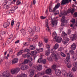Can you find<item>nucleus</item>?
I'll use <instances>...</instances> for the list:
<instances>
[{"instance_id": "obj_1", "label": "nucleus", "mask_w": 77, "mask_h": 77, "mask_svg": "<svg viewBox=\"0 0 77 77\" xmlns=\"http://www.w3.org/2000/svg\"><path fill=\"white\" fill-rule=\"evenodd\" d=\"M20 70V68L19 67L15 69H13L11 70V72L12 74H15L16 73H18Z\"/></svg>"}, {"instance_id": "obj_2", "label": "nucleus", "mask_w": 77, "mask_h": 77, "mask_svg": "<svg viewBox=\"0 0 77 77\" xmlns=\"http://www.w3.org/2000/svg\"><path fill=\"white\" fill-rule=\"evenodd\" d=\"M69 59H70V57H69V53H68L67 55V57L64 61L66 65L69 64Z\"/></svg>"}, {"instance_id": "obj_3", "label": "nucleus", "mask_w": 77, "mask_h": 77, "mask_svg": "<svg viewBox=\"0 0 77 77\" xmlns=\"http://www.w3.org/2000/svg\"><path fill=\"white\" fill-rule=\"evenodd\" d=\"M3 75L4 76L6 77H9L11 76V73L8 70L4 71L2 73Z\"/></svg>"}, {"instance_id": "obj_4", "label": "nucleus", "mask_w": 77, "mask_h": 77, "mask_svg": "<svg viewBox=\"0 0 77 77\" xmlns=\"http://www.w3.org/2000/svg\"><path fill=\"white\" fill-rule=\"evenodd\" d=\"M60 3H58L55 6L54 8L53 11L51 9V8H49V11H50V10H51L52 12H55V11L57 9H58L60 7Z\"/></svg>"}, {"instance_id": "obj_5", "label": "nucleus", "mask_w": 77, "mask_h": 77, "mask_svg": "<svg viewBox=\"0 0 77 77\" xmlns=\"http://www.w3.org/2000/svg\"><path fill=\"white\" fill-rule=\"evenodd\" d=\"M54 39H55V41L57 42L60 43L61 42L62 38L61 37H57L54 38Z\"/></svg>"}, {"instance_id": "obj_6", "label": "nucleus", "mask_w": 77, "mask_h": 77, "mask_svg": "<svg viewBox=\"0 0 77 77\" xmlns=\"http://www.w3.org/2000/svg\"><path fill=\"white\" fill-rule=\"evenodd\" d=\"M72 0H62L61 2V5H64L65 4L68 3L69 2H71Z\"/></svg>"}, {"instance_id": "obj_7", "label": "nucleus", "mask_w": 77, "mask_h": 77, "mask_svg": "<svg viewBox=\"0 0 77 77\" xmlns=\"http://www.w3.org/2000/svg\"><path fill=\"white\" fill-rule=\"evenodd\" d=\"M69 41V39L68 38H64L62 41L63 43L64 44H66Z\"/></svg>"}, {"instance_id": "obj_8", "label": "nucleus", "mask_w": 77, "mask_h": 77, "mask_svg": "<svg viewBox=\"0 0 77 77\" xmlns=\"http://www.w3.org/2000/svg\"><path fill=\"white\" fill-rule=\"evenodd\" d=\"M30 53H28L27 54L28 60L29 62L30 63L33 60V59H32V57H30Z\"/></svg>"}, {"instance_id": "obj_9", "label": "nucleus", "mask_w": 77, "mask_h": 77, "mask_svg": "<svg viewBox=\"0 0 77 77\" xmlns=\"http://www.w3.org/2000/svg\"><path fill=\"white\" fill-rule=\"evenodd\" d=\"M29 77H32L35 75V71L33 69H30Z\"/></svg>"}, {"instance_id": "obj_10", "label": "nucleus", "mask_w": 77, "mask_h": 77, "mask_svg": "<svg viewBox=\"0 0 77 77\" xmlns=\"http://www.w3.org/2000/svg\"><path fill=\"white\" fill-rule=\"evenodd\" d=\"M22 70H26L29 68V66L27 65H23L21 67Z\"/></svg>"}, {"instance_id": "obj_11", "label": "nucleus", "mask_w": 77, "mask_h": 77, "mask_svg": "<svg viewBox=\"0 0 77 77\" xmlns=\"http://www.w3.org/2000/svg\"><path fill=\"white\" fill-rule=\"evenodd\" d=\"M45 24L46 25L45 26L46 27H47V28L46 29L47 31L50 32V30L49 29V26H48V20H46Z\"/></svg>"}, {"instance_id": "obj_12", "label": "nucleus", "mask_w": 77, "mask_h": 77, "mask_svg": "<svg viewBox=\"0 0 77 77\" xmlns=\"http://www.w3.org/2000/svg\"><path fill=\"white\" fill-rule=\"evenodd\" d=\"M18 62V58H15L12 60L11 63L14 65V64H15V63H17Z\"/></svg>"}, {"instance_id": "obj_13", "label": "nucleus", "mask_w": 77, "mask_h": 77, "mask_svg": "<svg viewBox=\"0 0 77 77\" xmlns=\"http://www.w3.org/2000/svg\"><path fill=\"white\" fill-rule=\"evenodd\" d=\"M28 30L29 32L31 34V35H33L35 33V31L33 29L29 28L28 29Z\"/></svg>"}, {"instance_id": "obj_14", "label": "nucleus", "mask_w": 77, "mask_h": 77, "mask_svg": "<svg viewBox=\"0 0 77 77\" xmlns=\"http://www.w3.org/2000/svg\"><path fill=\"white\" fill-rule=\"evenodd\" d=\"M76 46L75 44L73 43L71 45L70 48L72 50H75L76 49Z\"/></svg>"}, {"instance_id": "obj_15", "label": "nucleus", "mask_w": 77, "mask_h": 77, "mask_svg": "<svg viewBox=\"0 0 77 77\" xmlns=\"http://www.w3.org/2000/svg\"><path fill=\"white\" fill-rule=\"evenodd\" d=\"M61 22L63 23H67V20H65V16H64L62 17L61 20Z\"/></svg>"}, {"instance_id": "obj_16", "label": "nucleus", "mask_w": 77, "mask_h": 77, "mask_svg": "<svg viewBox=\"0 0 77 77\" xmlns=\"http://www.w3.org/2000/svg\"><path fill=\"white\" fill-rule=\"evenodd\" d=\"M74 8H69L68 10L67 11L68 14H69V13H71L72 14L74 13Z\"/></svg>"}, {"instance_id": "obj_17", "label": "nucleus", "mask_w": 77, "mask_h": 77, "mask_svg": "<svg viewBox=\"0 0 77 77\" xmlns=\"http://www.w3.org/2000/svg\"><path fill=\"white\" fill-rule=\"evenodd\" d=\"M18 8V6H14L12 8V9L10 10V11H11V13H14V12L15 10L16 9H17Z\"/></svg>"}, {"instance_id": "obj_18", "label": "nucleus", "mask_w": 77, "mask_h": 77, "mask_svg": "<svg viewBox=\"0 0 77 77\" xmlns=\"http://www.w3.org/2000/svg\"><path fill=\"white\" fill-rule=\"evenodd\" d=\"M10 25V22H6L4 24L3 26L4 28H6L8 27Z\"/></svg>"}, {"instance_id": "obj_19", "label": "nucleus", "mask_w": 77, "mask_h": 77, "mask_svg": "<svg viewBox=\"0 0 77 77\" xmlns=\"http://www.w3.org/2000/svg\"><path fill=\"white\" fill-rule=\"evenodd\" d=\"M51 56L53 57H55L56 59L57 60V57L59 56V54H58L57 55L56 54L54 53H53L51 54Z\"/></svg>"}, {"instance_id": "obj_20", "label": "nucleus", "mask_w": 77, "mask_h": 77, "mask_svg": "<svg viewBox=\"0 0 77 77\" xmlns=\"http://www.w3.org/2000/svg\"><path fill=\"white\" fill-rule=\"evenodd\" d=\"M30 49L31 50H35L36 48V45L34 44L32 45H30Z\"/></svg>"}, {"instance_id": "obj_21", "label": "nucleus", "mask_w": 77, "mask_h": 77, "mask_svg": "<svg viewBox=\"0 0 77 77\" xmlns=\"http://www.w3.org/2000/svg\"><path fill=\"white\" fill-rule=\"evenodd\" d=\"M71 38H72V41H74L76 39V35L72 34L71 35Z\"/></svg>"}, {"instance_id": "obj_22", "label": "nucleus", "mask_w": 77, "mask_h": 77, "mask_svg": "<svg viewBox=\"0 0 77 77\" xmlns=\"http://www.w3.org/2000/svg\"><path fill=\"white\" fill-rule=\"evenodd\" d=\"M34 29L35 30L36 32H39L40 31V29H39V27H36V26H34Z\"/></svg>"}, {"instance_id": "obj_23", "label": "nucleus", "mask_w": 77, "mask_h": 77, "mask_svg": "<svg viewBox=\"0 0 77 77\" xmlns=\"http://www.w3.org/2000/svg\"><path fill=\"white\" fill-rule=\"evenodd\" d=\"M37 68L38 70L40 71V70H41V69H42V66L41 65H39L37 67Z\"/></svg>"}, {"instance_id": "obj_24", "label": "nucleus", "mask_w": 77, "mask_h": 77, "mask_svg": "<svg viewBox=\"0 0 77 77\" xmlns=\"http://www.w3.org/2000/svg\"><path fill=\"white\" fill-rule=\"evenodd\" d=\"M66 35H67V34L65 33V32L64 31L62 32V34L61 35L62 37H63V38H66L65 37V36H66Z\"/></svg>"}, {"instance_id": "obj_25", "label": "nucleus", "mask_w": 77, "mask_h": 77, "mask_svg": "<svg viewBox=\"0 0 77 77\" xmlns=\"http://www.w3.org/2000/svg\"><path fill=\"white\" fill-rule=\"evenodd\" d=\"M63 15H67V12H66V11H63L61 15L60 16V17H62V16Z\"/></svg>"}, {"instance_id": "obj_26", "label": "nucleus", "mask_w": 77, "mask_h": 77, "mask_svg": "<svg viewBox=\"0 0 77 77\" xmlns=\"http://www.w3.org/2000/svg\"><path fill=\"white\" fill-rule=\"evenodd\" d=\"M17 77H27V75L24 74H22L18 76Z\"/></svg>"}, {"instance_id": "obj_27", "label": "nucleus", "mask_w": 77, "mask_h": 77, "mask_svg": "<svg viewBox=\"0 0 77 77\" xmlns=\"http://www.w3.org/2000/svg\"><path fill=\"white\" fill-rule=\"evenodd\" d=\"M57 22L56 20H54L52 21V27H54V26L55 24H57Z\"/></svg>"}, {"instance_id": "obj_28", "label": "nucleus", "mask_w": 77, "mask_h": 77, "mask_svg": "<svg viewBox=\"0 0 77 77\" xmlns=\"http://www.w3.org/2000/svg\"><path fill=\"white\" fill-rule=\"evenodd\" d=\"M51 72V69H48L46 70V74H50Z\"/></svg>"}, {"instance_id": "obj_29", "label": "nucleus", "mask_w": 77, "mask_h": 77, "mask_svg": "<svg viewBox=\"0 0 77 77\" xmlns=\"http://www.w3.org/2000/svg\"><path fill=\"white\" fill-rule=\"evenodd\" d=\"M42 41H40L38 42V45L39 47H42Z\"/></svg>"}, {"instance_id": "obj_30", "label": "nucleus", "mask_w": 77, "mask_h": 77, "mask_svg": "<svg viewBox=\"0 0 77 77\" xmlns=\"http://www.w3.org/2000/svg\"><path fill=\"white\" fill-rule=\"evenodd\" d=\"M59 47V44L57 43L56 44L54 48V50H56V49H57Z\"/></svg>"}, {"instance_id": "obj_31", "label": "nucleus", "mask_w": 77, "mask_h": 77, "mask_svg": "<svg viewBox=\"0 0 77 77\" xmlns=\"http://www.w3.org/2000/svg\"><path fill=\"white\" fill-rule=\"evenodd\" d=\"M23 53V51L21 50L20 51H19L17 53V56H20V55H21L22 54V53Z\"/></svg>"}, {"instance_id": "obj_32", "label": "nucleus", "mask_w": 77, "mask_h": 77, "mask_svg": "<svg viewBox=\"0 0 77 77\" xmlns=\"http://www.w3.org/2000/svg\"><path fill=\"white\" fill-rule=\"evenodd\" d=\"M25 52H27V53L26 54V55H27V54H28V53H29V52H30V50H29V49L27 48H26V49H25L24 50Z\"/></svg>"}, {"instance_id": "obj_33", "label": "nucleus", "mask_w": 77, "mask_h": 77, "mask_svg": "<svg viewBox=\"0 0 77 77\" xmlns=\"http://www.w3.org/2000/svg\"><path fill=\"white\" fill-rule=\"evenodd\" d=\"M67 75L69 76V77H74V76L72 73L69 72L67 74Z\"/></svg>"}, {"instance_id": "obj_34", "label": "nucleus", "mask_w": 77, "mask_h": 77, "mask_svg": "<svg viewBox=\"0 0 77 77\" xmlns=\"http://www.w3.org/2000/svg\"><path fill=\"white\" fill-rule=\"evenodd\" d=\"M20 24V23L19 22H17V26H16V27H17V28H16V29L17 30H18Z\"/></svg>"}, {"instance_id": "obj_35", "label": "nucleus", "mask_w": 77, "mask_h": 77, "mask_svg": "<svg viewBox=\"0 0 77 77\" xmlns=\"http://www.w3.org/2000/svg\"><path fill=\"white\" fill-rule=\"evenodd\" d=\"M31 53L32 54H33L34 55H35V54H36L37 53H38V52L36 51H31Z\"/></svg>"}, {"instance_id": "obj_36", "label": "nucleus", "mask_w": 77, "mask_h": 77, "mask_svg": "<svg viewBox=\"0 0 77 77\" xmlns=\"http://www.w3.org/2000/svg\"><path fill=\"white\" fill-rule=\"evenodd\" d=\"M45 55L46 56H48L50 54V51H45Z\"/></svg>"}, {"instance_id": "obj_37", "label": "nucleus", "mask_w": 77, "mask_h": 77, "mask_svg": "<svg viewBox=\"0 0 77 77\" xmlns=\"http://www.w3.org/2000/svg\"><path fill=\"white\" fill-rule=\"evenodd\" d=\"M52 36L53 37H54V38H56V37H57V33L56 32H54L52 34Z\"/></svg>"}, {"instance_id": "obj_38", "label": "nucleus", "mask_w": 77, "mask_h": 77, "mask_svg": "<svg viewBox=\"0 0 77 77\" xmlns=\"http://www.w3.org/2000/svg\"><path fill=\"white\" fill-rule=\"evenodd\" d=\"M60 54L62 56V57H66V55H65V54L62 52H60Z\"/></svg>"}, {"instance_id": "obj_39", "label": "nucleus", "mask_w": 77, "mask_h": 77, "mask_svg": "<svg viewBox=\"0 0 77 77\" xmlns=\"http://www.w3.org/2000/svg\"><path fill=\"white\" fill-rule=\"evenodd\" d=\"M37 50L38 51H39V52H42L43 51H44V49L43 48H42L37 49Z\"/></svg>"}, {"instance_id": "obj_40", "label": "nucleus", "mask_w": 77, "mask_h": 77, "mask_svg": "<svg viewBox=\"0 0 77 77\" xmlns=\"http://www.w3.org/2000/svg\"><path fill=\"white\" fill-rule=\"evenodd\" d=\"M42 62V58H39L38 60V63H40Z\"/></svg>"}, {"instance_id": "obj_41", "label": "nucleus", "mask_w": 77, "mask_h": 77, "mask_svg": "<svg viewBox=\"0 0 77 77\" xmlns=\"http://www.w3.org/2000/svg\"><path fill=\"white\" fill-rule=\"evenodd\" d=\"M5 34V31H0V35H2Z\"/></svg>"}, {"instance_id": "obj_42", "label": "nucleus", "mask_w": 77, "mask_h": 77, "mask_svg": "<svg viewBox=\"0 0 77 77\" xmlns=\"http://www.w3.org/2000/svg\"><path fill=\"white\" fill-rule=\"evenodd\" d=\"M38 35H35L34 36L33 40V41H34V40H36V39H38Z\"/></svg>"}, {"instance_id": "obj_43", "label": "nucleus", "mask_w": 77, "mask_h": 77, "mask_svg": "<svg viewBox=\"0 0 77 77\" xmlns=\"http://www.w3.org/2000/svg\"><path fill=\"white\" fill-rule=\"evenodd\" d=\"M21 4V2H20V0H18L17 1V2H16V5H20Z\"/></svg>"}, {"instance_id": "obj_44", "label": "nucleus", "mask_w": 77, "mask_h": 77, "mask_svg": "<svg viewBox=\"0 0 77 77\" xmlns=\"http://www.w3.org/2000/svg\"><path fill=\"white\" fill-rule=\"evenodd\" d=\"M56 66L55 65H54L52 66V69L55 70L56 69Z\"/></svg>"}, {"instance_id": "obj_45", "label": "nucleus", "mask_w": 77, "mask_h": 77, "mask_svg": "<svg viewBox=\"0 0 77 77\" xmlns=\"http://www.w3.org/2000/svg\"><path fill=\"white\" fill-rule=\"evenodd\" d=\"M72 59L73 60H76L77 59V57L75 55H73L72 56Z\"/></svg>"}, {"instance_id": "obj_46", "label": "nucleus", "mask_w": 77, "mask_h": 77, "mask_svg": "<svg viewBox=\"0 0 77 77\" xmlns=\"http://www.w3.org/2000/svg\"><path fill=\"white\" fill-rule=\"evenodd\" d=\"M77 68V67H74L72 69V70L73 71H75L76 70V69Z\"/></svg>"}, {"instance_id": "obj_47", "label": "nucleus", "mask_w": 77, "mask_h": 77, "mask_svg": "<svg viewBox=\"0 0 77 77\" xmlns=\"http://www.w3.org/2000/svg\"><path fill=\"white\" fill-rule=\"evenodd\" d=\"M47 59L48 61H53V59L51 57H50L49 58H48Z\"/></svg>"}, {"instance_id": "obj_48", "label": "nucleus", "mask_w": 77, "mask_h": 77, "mask_svg": "<svg viewBox=\"0 0 77 77\" xmlns=\"http://www.w3.org/2000/svg\"><path fill=\"white\" fill-rule=\"evenodd\" d=\"M46 47L48 48H50V45L48 44L46 45Z\"/></svg>"}, {"instance_id": "obj_49", "label": "nucleus", "mask_w": 77, "mask_h": 77, "mask_svg": "<svg viewBox=\"0 0 77 77\" xmlns=\"http://www.w3.org/2000/svg\"><path fill=\"white\" fill-rule=\"evenodd\" d=\"M73 66L77 68V62H75L73 64Z\"/></svg>"}, {"instance_id": "obj_50", "label": "nucleus", "mask_w": 77, "mask_h": 77, "mask_svg": "<svg viewBox=\"0 0 77 77\" xmlns=\"http://www.w3.org/2000/svg\"><path fill=\"white\" fill-rule=\"evenodd\" d=\"M28 62H29V61L27 59L25 60L24 61V63L25 64L27 63Z\"/></svg>"}, {"instance_id": "obj_51", "label": "nucleus", "mask_w": 77, "mask_h": 77, "mask_svg": "<svg viewBox=\"0 0 77 77\" xmlns=\"http://www.w3.org/2000/svg\"><path fill=\"white\" fill-rule=\"evenodd\" d=\"M62 74L64 76H65V75H66V74H67V73H66V72L65 71L63 72Z\"/></svg>"}, {"instance_id": "obj_52", "label": "nucleus", "mask_w": 77, "mask_h": 77, "mask_svg": "<svg viewBox=\"0 0 77 77\" xmlns=\"http://www.w3.org/2000/svg\"><path fill=\"white\" fill-rule=\"evenodd\" d=\"M71 21L72 23H75V19H72L71 20Z\"/></svg>"}, {"instance_id": "obj_53", "label": "nucleus", "mask_w": 77, "mask_h": 77, "mask_svg": "<svg viewBox=\"0 0 77 77\" xmlns=\"http://www.w3.org/2000/svg\"><path fill=\"white\" fill-rule=\"evenodd\" d=\"M45 42L47 43L48 42V39L47 38H44Z\"/></svg>"}, {"instance_id": "obj_54", "label": "nucleus", "mask_w": 77, "mask_h": 77, "mask_svg": "<svg viewBox=\"0 0 77 77\" xmlns=\"http://www.w3.org/2000/svg\"><path fill=\"white\" fill-rule=\"evenodd\" d=\"M69 52L70 53H71L72 54H74V52L73 51V50H70L69 51Z\"/></svg>"}, {"instance_id": "obj_55", "label": "nucleus", "mask_w": 77, "mask_h": 77, "mask_svg": "<svg viewBox=\"0 0 77 77\" xmlns=\"http://www.w3.org/2000/svg\"><path fill=\"white\" fill-rule=\"evenodd\" d=\"M67 68H70L71 67V65H68V64H67Z\"/></svg>"}, {"instance_id": "obj_56", "label": "nucleus", "mask_w": 77, "mask_h": 77, "mask_svg": "<svg viewBox=\"0 0 77 77\" xmlns=\"http://www.w3.org/2000/svg\"><path fill=\"white\" fill-rule=\"evenodd\" d=\"M42 63L43 64H45L46 63V60H44L42 61Z\"/></svg>"}, {"instance_id": "obj_57", "label": "nucleus", "mask_w": 77, "mask_h": 77, "mask_svg": "<svg viewBox=\"0 0 77 77\" xmlns=\"http://www.w3.org/2000/svg\"><path fill=\"white\" fill-rule=\"evenodd\" d=\"M32 65H33V63H29V66L31 67L32 66Z\"/></svg>"}, {"instance_id": "obj_58", "label": "nucleus", "mask_w": 77, "mask_h": 77, "mask_svg": "<svg viewBox=\"0 0 77 77\" xmlns=\"http://www.w3.org/2000/svg\"><path fill=\"white\" fill-rule=\"evenodd\" d=\"M14 21L12 20L11 23V26L12 27V26H13V25H14Z\"/></svg>"}, {"instance_id": "obj_59", "label": "nucleus", "mask_w": 77, "mask_h": 77, "mask_svg": "<svg viewBox=\"0 0 77 77\" xmlns=\"http://www.w3.org/2000/svg\"><path fill=\"white\" fill-rule=\"evenodd\" d=\"M74 16L75 17H77V12H75L74 14Z\"/></svg>"}, {"instance_id": "obj_60", "label": "nucleus", "mask_w": 77, "mask_h": 77, "mask_svg": "<svg viewBox=\"0 0 77 77\" xmlns=\"http://www.w3.org/2000/svg\"><path fill=\"white\" fill-rule=\"evenodd\" d=\"M63 50V48L62 47H61L58 49V51H62Z\"/></svg>"}, {"instance_id": "obj_61", "label": "nucleus", "mask_w": 77, "mask_h": 77, "mask_svg": "<svg viewBox=\"0 0 77 77\" xmlns=\"http://www.w3.org/2000/svg\"><path fill=\"white\" fill-rule=\"evenodd\" d=\"M40 18L41 19H42V20H43V19H45V17L43 16H42L40 17Z\"/></svg>"}, {"instance_id": "obj_62", "label": "nucleus", "mask_w": 77, "mask_h": 77, "mask_svg": "<svg viewBox=\"0 0 77 77\" xmlns=\"http://www.w3.org/2000/svg\"><path fill=\"white\" fill-rule=\"evenodd\" d=\"M9 53L10 54H12V53H13V52L12 51V49H11L10 51H9Z\"/></svg>"}, {"instance_id": "obj_63", "label": "nucleus", "mask_w": 77, "mask_h": 77, "mask_svg": "<svg viewBox=\"0 0 77 77\" xmlns=\"http://www.w3.org/2000/svg\"><path fill=\"white\" fill-rule=\"evenodd\" d=\"M23 45H25V46H27L28 45H27V43L25 42L23 43Z\"/></svg>"}, {"instance_id": "obj_64", "label": "nucleus", "mask_w": 77, "mask_h": 77, "mask_svg": "<svg viewBox=\"0 0 77 77\" xmlns=\"http://www.w3.org/2000/svg\"><path fill=\"white\" fill-rule=\"evenodd\" d=\"M65 26V24H64V23H62L61 24V26L63 27V26Z\"/></svg>"}]
</instances>
